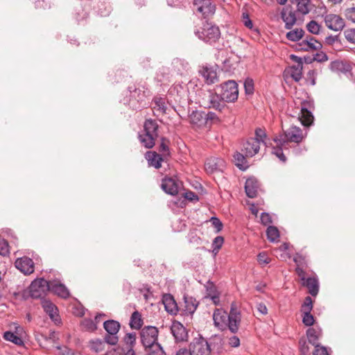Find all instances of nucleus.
Masks as SVG:
<instances>
[{"instance_id": "52", "label": "nucleus", "mask_w": 355, "mask_h": 355, "mask_svg": "<svg viewBox=\"0 0 355 355\" xmlns=\"http://www.w3.org/2000/svg\"><path fill=\"white\" fill-rule=\"evenodd\" d=\"M188 239L190 243L198 245L201 244V239L198 236L196 231H191L188 235Z\"/></svg>"}, {"instance_id": "61", "label": "nucleus", "mask_w": 355, "mask_h": 355, "mask_svg": "<svg viewBox=\"0 0 355 355\" xmlns=\"http://www.w3.org/2000/svg\"><path fill=\"white\" fill-rule=\"evenodd\" d=\"M345 17L347 19L352 21L353 23H355V8H349L345 10Z\"/></svg>"}, {"instance_id": "38", "label": "nucleus", "mask_w": 355, "mask_h": 355, "mask_svg": "<svg viewBox=\"0 0 355 355\" xmlns=\"http://www.w3.org/2000/svg\"><path fill=\"white\" fill-rule=\"evenodd\" d=\"M172 64L174 70L180 74H182L184 71H187L189 67L187 62L180 58L174 59Z\"/></svg>"}, {"instance_id": "35", "label": "nucleus", "mask_w": 355, "mask_h": 355, "mask_svg": "<svg viewBox=\"0 0 355 355\" xmlns=\"http://www.w3.org/2000/svg\"><path fill=\"white\" fill-rule=\"evenodd\" d=\"M329 68L332 71L346 73L350 70V66L340 60H335L331 62Z\"/></svg>"}, {"instance_id": "21", "label": "nucleus", "mask_w": 355, "mask_h": 355, "mask_svg": "<svg viewBox=\"0 0 355 355\" xmlns=\"http://www.w3.org/2000/svg\"><path fill=\"white\" fill-rule=\"evenodd\" d=\"M299 49L304 51L319 50L322 45L312 36H307L305 40L298 44Z\"/></svg>"}, {"instance_id": "29", "label": "nucleus", "mask_w": 355, "mask_h": 355, "mask_svg": "<svg viewBox=\"0 0 355 355\" xmlns=\"http://www.w3.org/2000/svg\"><path fill=\"white\" fill-rule=\"evenodd\" d=\"M302 285L307 288L308 293L315 297L319 292V282L317 277H307L305 282H302Z\"/></svg>"}, {"instance_id": "19", "label": "nucleus", "mask_w": 355, "mask_h": 355, "mask_svg": "<svg viewBox=\"0 0 355 355\" xmlns=\"http://www.w3.org/2000/svg\"><path fill=\"white\" fill-rule=\"evenodd\" d=\"M259 148L260 144L258 140L250 137L243 144L241 151L246 157H252L259 152Z\"/></svg>"}, {"instance_id": "33", "label": "nucleus", "mask_w": 355, "mask_h": 355, "mask_svg": "<svg viewBox=\"0 0 355 355\" xmlns=\"http://www.w3.org/2000/svg\"><path fill=\"white\" fill-rule=\"evenodd\" d=\"M297 115H291L293 117H297L301 122L302 125L305 127H309L313 124L314 117L312 114L313 112H295Z\"/></svg>"}, {"instance_id": "46", "label": "nucleus", "mask_w": 355, "mask_h": 355, "mask_svg": "<svg viewBox=\"0 0 355 355\" xmlns=\"http://www.w3.org/2000/svg\"><path fill=\"white\" fill-rule=\"evenodd\" d=\"M306 29L313 35H318L320 32L321 26L316 21L311 20L306 24Z\"/></svg>"}, {"instance_id": "11", "label": "nucleus", "mask_w": 355, "mask_h": 355, "mask_svg": "<svg viewBox=\"0 0 355 355\" xmlns=\"http://www.w3.org/2000/svg\"><path fill=\"white\" fill-rule=\"evenodd\" d=\"M313 302L310 296L305 297L304 302L301 306V312L302 313V323L306 327L312 326L315 322L314 316L311 314Z\"/></svg>"}, {"instance_id": "7", "label": "nucleus", "mask_w": 355, "mask_h": 355, "mask_svg": "<svg viewBox=\"0 0 355 355\" xmlns=\"http://www.w3.org/2000/svg\"><path fill=\"white\" fill-rule=\"evenodd\" d=\"M120 323L114 320H108L103 322V328L107 334L105 335V341L110 345H116L119 342L118 332L120 329Z\"/></svg>"}, {"instance_id": "60", "label": "nucleus", "mask_w": 355, "mask_h": 355, "mask_svg": "<svg viewBox=\"0 0 355 355\" xmlns=\"http://www.w3.org/2000/svg\"><path fill=\"white\" fill-rule=\"evenodd\" d=\"M257 261L260 264L266 265L270 262V259L266 252H260L257 256Z\"/></svg>"}, {"instance_id": "36", "label": "nucleus", "mask_w": 355, "mask_h": 355, "mask_svg": "<svg viewBox=\"0 0 355 355\" xmlns=\"http://www.w3.org/2000/svg\"><path fill=\"white\" fill-rule=\"evenodd\" d=\"M105 343L106 342L105 341V338L103 340L96 338L89 340L88 346L92 352L99 353L104 350Z\"/></svg>"}, {"instance_id": "42", "label": "nucleus", "mask_w": 355, "mask_h": 355, "mask_svg": "<svg viewBox=\"0 0 355 355\" xmlns=\"http://www.w3.org/2000/svg\"><path fill=\"white\" fill-rule=\"evenodd\" d=\"M266 236L268 241L275 242L279 237V232L277 227L269 225L266 230Z\"/></svg>"}, {"instance_id": "10", "label": "nucleus", "mask_w": 355, "mask_h": 355, "mask_svg": "<svg viewBox=\"0 0 355 355\" xmlns=\"http://www.w3.org/2000/svg\"><path fill=\"white\" fill-rule=\"evenodd\" d=\"M241 322V311L237 309L236 304H231L230 311L226 322V325L232 334H236Z\"/></svg>"}, {"instance_id": "55", "label": "nucleus", "mask_w": 355, "mask_h": 355, "mask_svg": "<svg viewBox=\"0 0 355 355\" xmlns=\"http://www.w3.org/2000/svg\"><path fill=\"white\" fill-rule=\"evenodd\" d=\"M266 137V134L265 130L261 128H257L255 130V137H253L254 139H257L259 144L261 142L265 143L264 139Z\"/></svg>"}, {"instance_id": "53", "label": "nucleus", "mask_w": 355, "mask_h": 355, "mask_svg": "<svg viewBox=\"0 0 355 355\" xmlns=\"http://www.w3.org/2000/svg\"><path fill=\"white\" fill-rule=\"evenodd\" d=\"M299 348L302 355H308L309 354V347L304 338L300 339Z\"/></svg>"}, {"instance_id": "49", "label": "nucleus", "mask_w": 355, "mask_h": 355, "mask_svg": "<svg viewBox=\"0 0 355 355\" xmlns=\"http://www.w3.org/2000/svg\"><path fill=\"white\" fill-rule=\"evenodd\" d=\"M285 146H280L277 144L276 147H274L272 150V153L279 159L282 162H286V157L283 153V147Z\"/></svg>"}, {"instance_id": "59", "label": "nucleus", "mask_w": 355, "mask_h": 355, "mask_svg": "<svg viewBox=\"0 0 355 355\" xmlns=\"http://www.w3.org/2000/svg\"><path fill=\"white\" fill-rule=\"evenodd\" d=\"M125 349L117 347L112 348L110 350H107L105 355H125Z\"/></svg>"}, {"instance_id": "2", "label": "nucleus", "mask_w": 355, "mask_h": 355, "mask_svg": "<svg viewBox=\"0 0 355 355\" xmlns=\"http://www.w3.org/2000/svg\"><path fill=\"white\" fill-rule=\"evenodd\" d=\"M141 342L146 349H149V352H159L161 349L162 353H165L162 345L158 343L159 330L155 326H145L140 331Z\"/></svg>"}, {"instance_id": "45", "label": "nucleus", "mask_w": 355, "mask_h": 355, "mask_svg": "<svg viewBox=\"0 0 355 355\" xmlns=\"http://www.w3.org/2000/svg\"><path fill=\"white\" fill-rule=\"evenodd\" d=\"M206 289H207L208 295L209 297H211V298L212 299L214 302L216 304V300H218V299H219V296L216 294V286H214V284L212 282H210L209 281V282H207V284L206 285Z\"/></svg>"}, {"instance_id": "4", "label": "nucleus", "mask_w": 355, "mask_h": 355, "mask_svg": "<svg viewBox=\"0 0 355 355\" xmlns=\"http://www.w3.org/2000/svg\"><path fill=\"white\" fill-rule=\"evenodd\" d=\"M304 138L302 130L299 127L293 125L284 131L283 134L274 138L273 141L278 145L285 146L289 142L298 144L303 141Z\"/></svg>"}, {"instance_id": "62", "label": "nucleus", "mask_w": 355, "mask_h": 355, "mask_svg": "<svg viewBox=\"0 0 355 355\" xmlns=\"http://www.w3.org/2000/svg\"><path fill=\"white\" fill-rule=\"evenodd\" d=\"M315 347V351L313 352V355H329L327 348L320 345H318Z\"/></svg>"}, {"instance_id": "27", "label": "nucleus", "mask_w": 355, "mask_h": 355, "mask_svg": "<svg viewBox=\"0 0 355 355\" xmlns=\"http://www.w3.org/2000/svg\"><path fill=\"white\" fill-rule=\"evenodd\" d=\"M292 57L297 59L298 63L296 65L291 67L288 71V73L290 74L295 81L298 82L302 77L303 63L302 62L301 59L297 56L292 55Z\"/></svg>"}, {"instance_id": "40", "label": "nucleus", "mask_w": 355, "mask_h": 355, "mask_svg": "<svg viewBox=\"0 0 355 355\" xmlns=\"http://www.w3.org/2000/svg\"><path fill=\"white\" fill-rule=\"evenodd\" d=\"M3 338L6 340L10 341L18 346L24 345V340L22 338L17 336L15 333L8 331L3 334Z\"/></svg>"}, {"instance_id": "43", "label": "nucleus", "mask_w": 355, "mask_h": 355, "mask_svg": "<svg viewBox=\"0 0 355 355\" xmlns=\"http://www.w3.org/2000/svg\"><path fill=\"white\" fill-rule=\"evenodd\" d=\"M160 144L159 146V151L162 153V157L170 156L171 153L168 145L170 144L169 139L164 137H162L160 139Z\"/></svg>"}, {"instance_id": "63", "label": "nucleus", "mask_w": 355, "mask_h": 355, "mask_svg": "<svg viewBox=\"0 0 355 355\" xmlns=\"http://www.w3.org/2000/svg\"><path fill=\"white\" fill-rule=\"evenodd\" d=\"M228 344L232 347H238L240 345V339L236 336H232L229 338Z\"/></svg>"}, {"instance_id": "64", "label": "nucleus", "mask_w": 355, "mask_h": 355, "mask_svg": "<svg viewBox=\"0 0 355 355\" xmlns=\"http://www.w3.org/2000/svg\"><path fill=\"white\" fill-rule=\"evenodd\" d=\"M184 197L189 200V201H198V195L191 191H188L184 193Z\"/></svg>"}, {"instance_id": "15", "label": "nucleus", "mask_w": 355, "mask_h": 355, "mask_svg": "<svg viewBox=\"0 0 355 355\" xmlns=\"http://www.w3.org/2000/svg\"><path fill=\"white\" fill-rule=\"evenodd\" d=\"M171 331L176 343L187 341L188 332L183 324L178 321H173L171 327Z\"/></svg>"}, {"instance_id": "32", "label": "nucleus", "mask_w": 355, "mask_h": 355, "mask_svg": "<svg viewBox=\"0 0 355 355\" xmlns=\"http://www.w3.org/2000/svg\"><path fill=\"white\" fill-rule=\"evenodd\" d=\"M184 300L185 304L184 311L190 315L193 314L199 304V302L196 300V298L188 295H184Z\"/></svg>"}, {"instance_id": "24", "label": "nucleus", "mask_w": 355, "mask_h": 355, "mask_svg": "<svg viewBox=\"0 0 355 355\" xmlns=\"http://www.w3.org/2000/svg\"><path fill=\"white\" fill-rule=\"evenodd\" d=\"M259 184L258 180L252 177L246 180L245 184V191L248 197L254 198L257 197Z\"/></svg>"}, {"instance_id": "58", "label": "nucleus", "mask_w": 355, "mask_h": 355, "mask_svg": "<svg viewBox=\"0 0 355 355\" xmlns=\"http://www.w3.org/2000/svg\"><path fill=\"white\" fill-rule=\"evenodd\" d=\"M9 253L8 243L5 239H0V255L6 256Z\"/></svg>"}, {"instance_id": "26", "label": "nucleus", "mask_w": 355, "mask_h": 355, "mask_svg": "<svg viewBox=\"0 0 355 355\" xmlns=\"http://www.w3.org/2000/svg\"><path fill=\"white\" fill-rule=\"evenodd\" d=\"M228 314L222 309H216L213 314V320L216 327L223 329L226 325Z\"/></svg>"}, {"instance_id": "48", "label": "nucleus", "mask_w": 355, "mask_h": 355, "mask_svg": "<svg viewBox=\"0 0 355 355\" xmlns=\"http://www.w3.org/2000/svg\"><path fill=\"white\" fill-rule=\"evenodd\" d=\"M245 93L247 95H252L254 92V80L251 78H247L243 83Z\"/></svg>"}, {"instance_id": "56", "label": "nucleus", "mask_w": 355, "mask_h": 355, "mask_svg": "<svg viewBox=\"0 0 355 355\" xmlns=\"http://www.w3.org/2000/svg\"><path fill=\"white\" fill-rule=\"evenodd\" d=\"M261 223L264 226L270 225L272 223V218L270 215L267 212H262L261 214Z\"/></svg>"}, {"instance_id": "23", "label": "nucleus", "mask_w": 355, "mask_h": 355, "mask_svg": "<svg viewBox=\"0 0 355 355\" xmlns=\"http://www.w3.org/2000/svg\"><path fill=\"white\" fill-rule=\"evenodd\" d=\"M162 300L166 311L171 315H176L178 307L173 296L170 293L164 294Z\"/></svg>"}, {"instance_id": "17", "label": "nucleus", "mask_w": 355, "mask_h": 355, "mask_svg": "<svg viewBox=\"0 0 355 355\" xmlns=\"http://www.w3.org/2000/svg\"><path fill=\"white\" fill-rule=\"evenodd\" d=\"M15 267L25 275H29L34 272V263L32 259L28 257H22L16 259Z\"/></svg>"}, {"instance_id": "57", "label": "nucleus", "mask_w": 355, "mask_h": 355, "mask_svg": "<svg viewBox=\"0 0 355 355\" xmlns=\"http://www.w3.org/2000/svg\"><path fill=\"white\" fill-rule=\"evenodd\" d=\"M210 221L212 224V225L216 229V232H219L222 230L223 229V223L220 220V219L216 216H213L210 219Z\"/></svg>"}, {"instance_id": "1", "label": "nucleus", "mask_w": 355, "mask_h": 355, "mask_svg": "<svg viewBox=\"0 0 355 355\" xmlns=\"http://www.w3.org/2000/svg\"><path fill=\"white\" fill-rule=\"evenodd\" d=\"M221 98L216 94L209 93L203 99L205 108L215 109L221 111L225 106V102H234L238 98V85L234 80H228L221 85Z\"/></svg>"}, {"instance_id": "16", "label": "nucleus", "mask_w": 355, "mask_h": 355, "mask_svg": "<svg viewBox=\"0 0 355 355\" xmlns=\"http://www.w3.org/2000/svg\"><path fill=\"white\" fill-rule=\"evenodd\" d=\"M41 304L44 312L55 322V324H60L61 322V319L58 314V309L57 306L50 300L46 299H42Z\"/></svg>"}, {"instance_id": "44", "label": "nucleus", "mask_w": 355, "mask_h": 355, "mask_svg": "<svg viewBox=\"0 0 355 355\" xmlns=\"http://www.w3.org/2000/svg\"><path fill=\"white\" fill-rule=\"evenodd\" d=\"M310 0H298L297 4V10L302 15H306L309 12Z\"/></svg>"}, {"instance_id": "37", "label": "nucleus", "mask_w": 355, "mask_h": 355, "mask_svg": "<svg viewBox=\"0 0 355 355\" xmlns=\"http://www.w3.org/2000/svg\"><path fill=\"white\" fill-rule=\"evenodd\" d=\"M245 157V155H244L243 153L239 152H236L234 155L236 166L242 171H245L249 167Z\"/></svg>"}, {"instance_id": "25", "label": "nucleus", "mask_w": 355, "mask_h": 355, "mask_svg": "<svg viewBox=\"0 0 355 355\" xmlns=\"http://www.w3.org/2000/svg\"><path fill=\"white\" fill-rule=\"evenodd\" d=\"M145 158L148 161V164L150 166L158 169L162 166V162L164 159L162 155L158 154L155 151H148L145 154Z\"/></svg>"}, {"instance_id": "34", "label": "nucleus", "mask_w": 355, "mask_h": 355, "mask_svg": "<svg viewBox=\"0 0 355 355\" xmlns=\"http://www.w3.org/2000/svg\"><path fill=\"white\" fill-rule=\"evenodd\" d=\"M141 314L138 311H134L130 317L129 325L132 329H140L143 325Z\"/></svg>"}, {"instance_id": "5", "label": "nucleus", "mask_w": 355, "mask_h": 355, "mask_svg": "<svg viewBox=\"0 0 355 355\" xmlns=\"http://www.w3.org/2000/svg\"><path fill=\"white\" fill-rule=\"evenodd\" d=\"M195 34L199 39L209 43L216 42L220 36L219 28L207 21L203 24L202 30H196Z\"/></svg>"}, {"instance_id": "41", "label": "nucleus", "mask_w": 355, "mask_h": 355, "mask_svg": "<svg viewBox=\"0 0 355 355\" xmlns=\"http://www.w3.org/2000/svg\"><path fill=\"white\" fill-rule=\"evenodd\" d=\"M304 31L302 28H295L286 33V38L292 42L299 41L304 36Z\"/></svg>"}, {"instance_id": "6", "label": "nucleus", "mask_w": 355, "mask_h": 355, "mask_svg": "<svg viewBox=\"0 0 355 355\" xmlns=\"http://www.w3.org/2000/svg\"><path fill=\"white\" fill-rule=\"evenodd\" d=\"M49 291H50V282L44 278L35 279L28 288L30 296L35 299H44L43 297Z\"/></svg>"}, {"instance_id": "8", "label": "nucleus", "mask_w": 355, "mask_h": 355, "mask_svg": "<svg viewBox=\"0 0 355 355\" xmlns=\"http://www.w3.org/2000/svg\"><path fill=\"white\" fill-rule=\"evenodd\" d=\"M194 10L204 18L212 16L216 11V6L211 0H193Z\"/></svg>"}, {"instance_id": "12", "label": "nucleus", "mask_w": 355, "mask_h": 355, "mask_svg": "<svg viewBox=\"0 0 355 355\" xmlns=\"http://www.w3.org/2000/svg\"><path fill=\"white\" fill-rule=\"evenodd\" d=\"M187 113L189 114V112ZM188 116L190 122L198 127L206 125L209 121L216 118L215 112H207V114L205 112H191L190 114H188Z\"/></svg>"}, {"instance_id": "22", "label": "nucleus", "mask_w": 355, "mask_h": 355, "mask_svg": "<svg viewBox=\"0 0 355 355\" xmlns=\"http://www.w3.org/2000/svg\"><path fill=\"white\" fill-rule=\"evenodd\" d=\"M224 166L225 161L218 157L207 159L205 164V170L208 173L222 171Z\"/></svg>"}, {"instance_id": "14", "label": "nucleus", "mask_w": 355, "mask_h": 355, "mask_svg": "<svg viewBox=\"0 0 355 355\" xmlns=\"http://www.w3.org/2000/svg\"><path fill=\"white\" fill-rule=\"evenodd\" d=\"M161 187L167 194L176 196L178 193L180 182L175 177L166 176L162 180Z\"/></svg>"}, {"instance_id": "54", "label": "nucleus", "mask_w": 355, "mask_h": 355, "mask_svg": "<svg viewBox=\"0 0 355 355\" xmlns=\"http://www.w3.org/2000/svg\"><path fill=\"white\" fill-rule=\"evenodd\" d=\"M346 40L352 44H355V28H349L344 32Z\"/></svg>"}, {"instance_id": "28", "label": "nucleus", "mask_w": 355, "mask_h": 355, "mask_svg": "<svg viewBox=\"0 0 355 355\" xmlns=\"http://www.w3.org/2000/svg\"><path fill=\"white\" fill-rule=\"evenodd\" d=\"M50 291L62 298H67L70 295L68 288L61 283H55L50 282Z\"/></svg>"}, {"instance_id": "47", "label": "nucleus", "mask_w": 355, "mask_h": 355, "mask_svg": "<svg viewBox=\"0 0 355 355\" xmlns=\"http://www.w3.org/2000/svg\"><path fill=\"white\" fill-rule=\"evenodd\" d=\"M223 243L224 238L222 236H216L213 240L211 243L212 252H214L215 254H218Z\"/></svg>"}, {"instance_id": "50", "label": "nucleus", "mask_w": 355, "mask_h": 355, "mask_svg": "<svg viewBox=\"0 0 355 355\" xmlns=\"http://www.w3.org/2000/svg\"><path fill=\"white\" fill-rule=\"evenodd\" d=\"M82 324L86 330L90 331H94L95 330L97 329V325L96 322L90 318L85 319L83 321Z\"/></svg>"}, {"instance_id": "51", "label": "nucleus", "mask_w": 355, "mask_h": 355, "mask_svg": "<svg viewBox=\"0 0 355 355\" xmlns=\"http://www.w3.org/2000/svg\"><path fill=\"white\" fill-rule=\"evenodd\" d=\"M293 261L296 263L297 267H306L307 263L305 257L297 253L293 258Z\"/></svg>"}, {"instance_id": "30", "label": "nucleus", "mask_w": 355, "mask_h": 355, "mask_svg": "<svg viewBox=\"0 0 355 355\" xmlns=\"http://www.w3.org/2000/svg\"><path fill=\"white\" fill-rule=\"evenodd\" d=\"M322 336V329L320 327H310L306 330V336L309 343L313 346L320 345L319 338Z\"/></svg>"}, {"instance_id": "31", "label": "nucleus", "mask_w": 355, "mask_h": 355, "mask_svg": "<svg viewBox=\"0 0 355 355\" xmlns=\"http://www.w3.org/2000/svg\"><path fill=\"white\" fill-rule=\"evenodd\" d=\"M167 100L164 96L157 95L151 102L150 106L153 110L158 111H166L167 110Z\"/></svg>"}, {"instance_id": "20", "label": "nucleus", "mask_w": 355, "mask_h": 355, "mask_svg": "<svg viewBox=\"0 0 355 355\" xmlns=\"http://www.w3.org/2000/svg\"><path fill=\"white\" fill-rule=\"evenodd\" d=\"M199 73L207 85H211L218 81L216 69L211 66H203L199 70Z\"/></svg>"}, {"instance_id": "18", "label": "nucleus", "mask_w": 355, "mask_h": 355, "mask_svg": "<svg viewBox=\"0 0 355 355\" xmlns=\"http://www.w3.org/2000/svg\"><path fill=\"white\" fill-rule=\"evenodd\" d=\"M280 14L282 19L285 23V28L291 29L297 21L295 11L293 10L291 8L284 7Z\"/></svg>"}, {"instance_id": "39", "label": "nucleus", "mask_w": 355, "mask_h": 355, "mask_svg": "<svg viewBox=\"0 0 355 355\" xmlns=\"http://www.w3.org/2000/svg\"><path fill=\"white\" fill-rule=\"evenodd\" d=\"M124 342L127 345V348L125 349V355H128L130 349L134 351L133 347L136 343V333H128L124 337Z\"/></svg>"}, {"instance_id": "13", "label": "nucleus", "mask_w": 355, "mask_h": 355, "mask_svg": "<svg viewBox=\"0 0 355 355\" xmlns=\"http://www.w3.org/2000/svg\"><path fill=\"white\" fill-rule=\"evenodd\" d=\"M326 26L334 31H341L345 26V20L336 14H327L324 16Z\"/></svg>"}, {"instance_id": "9", "label": "nucleus", "mask_w": 355, "mask_h": 355, "mask_svg": "<svg viewBox=\"0 0 355 355\" xmlns=\"http://www.w3.org/2000/svg\"><path fill=\"white\" fill-rule=\"evenodd\" d=\"M189 349L192 355H210V346L206 339L200 336L195 338L189 344Z\"/></svg>"}, {"instance_id": "3", "label": "nucleus", "mask_w": 355, "mask_h": 355, "mask_svg": "<svg viewBox=\"0 0 355 355\" xmlns=\"http://www.w3.org/2000/svg\"><path fill=\"white\" fill-rule=\"evenodd\" d=\"M158 124L153 119H146L144 124V133H139L138 139L146 148H152L158 137Z\"/></svg>"}]
</instances>
